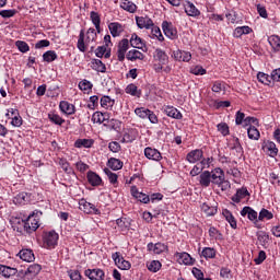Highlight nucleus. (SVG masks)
<instances>
[{
    "mask_svg": "<svg viewBox=\"0 0 280 280\" xmlns=\"http://www.w3.org/2000/svg\"><path fill=\"white\" fill-rule=\"evenodd\" d=\"M97 39V33H95V28H89L86 32V38L84 42V31L80 32L77 47L79 51H86V47H90V51L95 50V40Z\"/></svg>",
    "mask_w": 280,
    "mask_h": 280,
    "instance_id": "f257e3e1",
    "label": "nucleus"
},
{
    "mask_svg": "<svg viewBox=\"0 0 280 280\" xmlns=\"http://www.w3.org/2000/svg\"><path fill=\"white\" fill-rule=\"evenodd\" d=\"M210 180L212 185L221 187L222 191H226L231 187V184L224 177V171L222 168H214L210 172Z\"/></svg>",
    "mask_w": 280,
    "mask_h": 280,
    "instance_id": "f03ea898",
    "label": "nucleus"
},
{
    "mask_svg": "<svg viewBox=\"0 0 280 280\" xmlns=\"http://www.w3.org/2000/svg\"><path fill=\"white\" fill-rule=\"evenodd\" d=\"M112 259H114L115 265L117 266V268H119V270H130L131 268V264L130 261L124 259V256H121V253L116 252L112 255Z\"/></svg>",
    "mask_w": 280,
    "mask_h": 280,
    "instance_id": "7ed1b4c3",
    "label": "nucleus"
},
{
    "mask_svg": "<svg viewBox=\"0 0 280 280\" xmlns=\"http://www.w3.org/2000/svg\"><path fill=\"white\" fill-rule=\"evenodd\" d=\"M79 209L80 211H83V213H88V214H95L98 215L100 210L95 208V205L86 201V199H81L79 201Z\"/></svg>",
    "mask_w": 280,
    "mask_h": 280,
    "instance_id": "20e7f679",
    "label": "nucleus"
},
{
    "mask_svg": "<svg viewBox=\"0 0 280 280\" xmlns=\"http://www.w3.org/2000/svg\"><path fill=\"white\" fill-rule=\"evenodd\" d=\"M58 233L50 231L44 234V244L46 248H54L58 244Z\"/></svg>",
    "mask_w": 280,
    "mask_h": 280,
    "instance_id": "39448f33",
    "label": "nucleus"
},
{
    "mask_svg": "<svg viewBox=\"0 0 280 280\" xmlns=\"http://www.w3.org/2000/svg\"><path fill=\"white\" fill-rule=\"evenodd\" d=\"M128 47H130V42L127 38L119 42L117 51L119 62H124V60H126V52L128 51Z\"/></svg>",
    "mask_w": 280,
    "mask_h": 280,
    "instance_id": "423d86ee",
    "label": "nucleus"
},
{
    "mask_svg": "<svg viewBox=\"0 0 280 280\" xmlns=\"http://www.w3.org/2000/svg\"><path fill=\"white\" fill-rule=\"evenodd\" d=\"M22 224L24 226V231H26V233H34V231H36L38 229V221L36 219H34V215H30L26 221L22 220Z\"/></svg>",
    "mask_w": 280,
    "mask_h": 280,
    "instance_id": "0eeeda50",
    "label": "nucleus"
},
{
    "mask_svg": "<svg viewBox=\"0 0 280 280\" xmlns=\"http://www.w3.org/2000/svg\"><path fill=\"white\" fill-rule=\"evenodd\" d=\"M162 30L165 36H167V38H171L172 40H174V38L178 36V31H176V28L174 27V25H172V23H168L166 21L163 22Z\"/></svg>",
    "mask_w": 280,
    "mask_h": 280,
    "instance_id": "6e6552de",
    "label": "nucleus"
},
{
    "mask_svg": "<svg viewBox=\"0 0 280 280\" xmlns=\"http://www.w3.org/2000/svg\"><path fill=\"white\" fill-rule=\"evenodd\" d=\"M136 23L140 30H150V27H154V22H152V19L148 16H137Z\"/></svg>",
    "mask_w": 280,
    "mask_h": 280,
    "instance_id": "1a4fd4ad",
    "label": "nucleus"
},
{
    "mask_svg": "<svg viewBox=\"0 0 280 280\" xmlns=\"http://www.w3.org/2000/svg\"><path fill=\"white\" fill-rule=\"evenodd\" d=\"M108 30H109L113 38H117V36H121V34H124V25H121L118 22L109 23Z\"/></svg>",
    "mask_w": 280,
    "mask_h": 280,
    "instance_id": "9d476101",
    "label": "nucleus"
},
{
    "mask_svg": "<svg viewBox=\"0 0 280 280\" xmlns=\"http://www.w3.org/2000/svg\"><path fill=\"white\" fill-rule=\"evenodd\" d=\"M144 156H147L150 161H161V159H163L159 150L150 147L144 149Z\"/></svg>",
    "mask_w": 280,
    "mask_h": 280,
    "instance_id": "9b49d317",
    "label": "nucleus"
},
{
    "mask_svg": "<svg viewBox=\"0 0 280 280\" xmlns=\"http://www.w3.org/2000/svg\"><path fill=\"white\" fill-rule=\"evenodd\" d=\"M85 277H89L90 280H104V271L102 269H88Z\"/></svg>",
    "mask_w": 280,
    "mask_h": 280,
    "instance_id": "f8f14e48",
    "label": "nucleus"
},
{
    "mask_svg": "<svg viewBox=\"0 0 280 280\" xmlns=\"http://www.w3.org/2000/svg\"><path fill=\"white\" fill-rule=\"evenodd\" d=\"M173 56L179 62H189L191 60V52L185 50H176L173 52Z\"/></svg>",
    "mask_w": 280,
    "mask_h": 280,
    "instance_id": "ddd939ff",
    "label": "nucleus"
},
{
    "mask_svg": "<svg viewBox=\"0 0 280 280\" xmlns=\"http://www.w3.org/2000/svg\"><path fill=\"white\" fill-rule=\"evenodd\" d=\"M246 196H250V192H248V189L246 187H243L241 189L236 190V194L232 196L231 200L232 202L240 203Z\"/></svg>",
    "mask_w": 280,
    "mask_h": 280,
    "instance_id": "4468645a",
    "label": "nucleus"
},
{
    "mask_svg": "<svg viewBox=\"0 0 280 280\" xmlns=\"http://www.w3.org/2000/svg\"><path fill=\"white\" fill-rule=\"evenodd\" d=\"M43 268L38 264L31 265L27 270H25L24 276L27 277V279H34L38 272H40Z\"/></svg>",
    "mask_w": 280,
    "mask_h": 280,
    "instance_id": "2eb2a0df",
    "label": "nucleus"
},
{
    "mask_svg": "<svg viewBox=\"0 0 280 280\" xmlns=\"http://www.w3.org/2000/svg\"><path fill=\"white\" fill-rule=\"evenodd\" d=\"M148 250H152L155 255H161V253H165V250H167V245L164 243H149Z\"/></svg>",
    "mask_w": 280,
    "mask_h": 280,
    "instance_id": "dca6fc26",
    "label": "nucleus"
},
{
    "mask_svg": "<svg viewBox=\"0 0 280 280\" xmlns=\"http://www.w3.org/2000/svg\"><path fill=\"white\" fill-rule=\"evenodd\" d=\"M59 108L65 115H73L75 113V106L67 101H61Z\"/></svg>",
    "mask_w": 280,
    "mask_h": 280,
    "instance_id": "f3484780",
    "label": "nucleus"
},
{
    "mask_svg": "<svg viewBox=\"0 0 280 280\" xmlns=\"http://www.w3.org/2000/svg\"><path fill=\"white\" fill-rule=\"evenodd\" d=\"M184 10L188 16H200V11L190 1L185 2Z\"/></svg>",
    "mask_w": 280,
    "mask_h": 280,
    "instance_id": "a211bd4d",
    "label": "nucleus"
},
{
    "mask_svg": "<svg viewBox=\"0 0 280 280\" xmlns=\"http://www.w3.org/2000/svg\"><path fill=\"white\" fill-rule=\"evenodd\" d=\"M176 257L179 264H184L185 266H194V258H191V255L184 252L177 253Z\"/></svg>",
    "mask_w": 280,
    "mask_h": 280,
    "instance_id": "6ab92c4d",
    "label": "nucleus"
},
{
    "mask_svg": "<svg viewBox=\"0 0 280 280\" xmlns=\"http://www.w3.org/2000/svg\"><path fill=\"white\" fill-rule=\"evenodd\" d=\"M88 182L92 187H100V185H102V177H100L95 172L90 171L88 172Z\"/></svg>",
    "mask_w": 280,
    "mask_h": 280,
    "instance_id": "aec40b11",
    "label": "nucleus"
},
{
    "mask_svg": "<svg viewBox=\"0 0 280 280\" xmlns=\"http://www.w3.org/2000/svg\"><path fill=\"white\" fill-rule=\"evenodd\" d=\"M18 255L20 259L27 262H32L36 259V257L34 256V252L32 249H22Z\"/></svg>",
    "mask_w": 280,
    "mask_h": 280,
    "instance_id": "412c9836",
    "label": "nucleus"
},
{
    "mask_svg": "<svg viewBox=\"0 0 280 280\" xmlns=\"http://www.w3.org/2000/svg\"><path fill=\"white\" fill-rule=\"evenodd\" d=\"M19 270L16 268H11L5 265H0V275L4 277L5 279H10V277H14Z\"/></svg>",
    "mask_w": 280,
    "mask_h": 280,
    "instance_id": "4be33fe9",
    "label": "nucleus"
},
{
    "mask_svg": "<svg viewBox=\"0 0 280 280\" xmlns=\"http://www.w3.org/2000/svg\"><path fill=\"white\" fill-rule=\"evenodd\" d=\"M264 150L265 152H268L269 156H271L272 159H275V156L279 154V149H277V144H275V142L272 141L266 142V144L264 145Z\"/></svg>",
    "mask_w": 280,
    "mask_h": 280,
    "instance_id": "5701e85b",
    "label": "nucleus"
},
{
    "mask_svg": "<svg viewBox=\"0 0 280 280\" xmlns=\"http://www.w3.org/2000/svg\"><path fill=\"white\" fill-rule=\"evenodd\" d=\"M164 113L167 115V117H172L173 119H183V114H180V112L173 106H166L164 108Z\"/></svg>",
    "mask_w": 280,
    "mask_h": 280,
    "instance_id": "b1692460",
    "label": "nucleus"
},
{
    "mask_svg": "<svg viewBox=\"0 0 280 280\" xmlns=\"http://www.w3.org/2000/svg\"><path fill=\"white\" fill-rule=\"evenodd\" d=\"M202 159V150H194L187 154L188 163H198Z\"/></svg>",
    "mask_w": 280,
    "mask_h": 280,
    "instance_id": "393cba45",
    "label": "nucleus"
},
{
    "mask_svg": "<svg viewBox=\"0 0 280 280\" xmlns=\"http://www.w3.org/2000/svg\"><path fill=\"white\" fill-rule=\"evenodd\" d=\"M153 58L154 60H159L160 65H167V54H165L161 48L155 49Z\"/></svg>",
    "mask_w": 280,
    "mask_h": 280,
    "instance_id": "a878e982",
    "label": "nucleus"
},
{
    "mask_svg": "<svg viewBox=\"0 0 280 280\" xmlns=\"http://www.w3.org/2000/svg\"><path fill=\"white\" fill-rule=\"evenodd\" d=\"M199 184L201 187H209V185H211V172H202L199 176Z\"/></svg>",
    "mask_w": 280,
    "mask_h": 280,
    "instance_id": "bb28decb",
    "label": "nucleus"
},
{
    "mask_svg": "<svg viewBox=\"0 0 280 280\" xmlns=\"http://www.w3.org/2000/svg\"><path fill=\"white\" fill-rule=\"evenodd\" d=\"M241 215L243 218H248V220L255 221L257 220V211H255L253 208L250 207H244L241 211Z\"/></svg>",
    "mask_w": 280,
    "mask_h": 280,
    "instance_id": "cd10ccee",
    "label": "nucleus"
},
{
    "mask_svg": "<svg viewBox=\"0 0 280 280\" xmlns=\"http://www.w3.org/2000/svg\"><path fill=\"white\" fill-rule=\"evenodd\" d=\"M143 58H145L143 52L137 49H131L127 52V60H131V62H135V60H143Z\"/></svg>",
    "mask_w": 280,
    "mask_h": 280,
    "instance_id": "c85d7f7f",
    "label": "nucleus"
},
{
    "mask_svg": "<svg viewBox=\"0 0 280 280\" xmlns=\"http://www.w3.org/2000/svg\"><path fill=\"white\" fill-rule=\"evenodd\" d=\"M130 45L131 47H135L136 49H143V39L137 35V33H133L130 38Z\"/></svg>",
    "mask_w": 280,
    "mask_h": 280,
    "instance_id": "c756f323",
    "label": "nucleus"
},
{
    "mask_svg": "<svg viewBox=\"0 0 280 280\" xmlns=\"http://www.w3.org/2000/svg\"><path fill=\"white\" fill-rule=\"evenodd\" d=\"M92 121H94V124H104V121H108V113L95 112L92 116Z\"/></svg>",
    "mask_w": 280,
    "mask_h": 280,
    "instance_id": "7c9ffc66",
    "label": "nucleus"
},
{
    "mask_svg": "<svg viewBox=\"0 0 280 280\" xmlns=\"http://www.w3.org/2000/svg\"><path fill=\"white\" fill-rule=\"evenodd\" d=\"M120 8L126 10V12H130L131 14L137 12V4L129 0H121Z\"/></svg>",
    "mask_w": 280,
    "mask_h": 280,
    "instance_id": "2f4dec72",
    "label": "nucleus"
},
{
    "mask_svg": "<svg viewBox=\"0 0 280 280\" xmlns=\"http://www.w3.org/2000/svg\"><path fill=\"white\" fill-rule=\"evenodd\" d=\"M31 195L27 192H20L14 197L13 202L15 205H25L26 202H30Z\"/></svg>",
    "mask_w": 280,
    "mask_h": 280,
    "instance_id": "473e14b6",
    "label": "nucleus"
},
{
    "mask_svg": "<svg viewBox=\"0 0 280 280\" xmlns=\"http://www.w3.org/2000/svg\"><path fill=\"white\" fill-rule=\"evenodd\" d=\"M92 69L98 73H106V65L100 59H92Z\"/></svg>",
    "mask_w": 280,
    "mask_h": 280,
    "instance_id": "72a5a7b5",
    "label": "nucleus"
},
{
    "mask_svg": "<svg viewBox=\"0 0 280 280\" xmlns=\"http://www.w3.org/2000/svg\"><path fill=\"white\" fill-rule=\"evenodd\" d=\"M90 19H91L94 27H96V32L100 34V30H101L100 25L102 23V19L100 18V13H97L95 11H92L90 13Z\"/></svg>",
    "mask_w": 280,
    "mask_h": 280,
    "instance_id": "f704fd0d",
    "label": "nucleus"
},
{
    "mask_svg": "<svg viewBox=\"0 0 280 280\" xmlns=\"http://www.w3.org/2000/svg\"><path fill=\"white\" fill-rule=\"evenodd\" d=\"M107 166L114 171L121 170V167H124V162H121L119 159L110 158L107 162Z\"/></svg>",
    "mask_w": 280,
    "mask_h": 280,
    "instance_id": "c9c22d12",
    "label": "nucleus"
},
{
    "mask_svg": "<svg viewBox=\"0 0 280 280\" xmlns=\"http://www.w3.org/2000/svg\"><path fill=\"white\" fill-rule=\"evenodd\" d=\"M215 255H217V252H215V248L213 247H205L201 250V257H205V259H215Z\"/></svg>",
    "mask_w": 280,
    "mask_h": 280,
    "instance_id": "e433bc0d",
    "label": "nucleus"
},
{
    "mask_svg": "<svg viewBox=\"0 0 280 280\" xmlns=\"http://www.w3.org/2000/svg\"><path fill=\"white\" fill-rule=\"evenodd\" d=\"M247 136H248V139H252L254 141H259V137H261V135L259 133V130L255 126L248 127Z\"/></svg>",
    "mask_w": 280,
    "mask_h": 280,
    "instance_id": "4c0bfd02",
    "label": "nucleus"
},
{
    "mask_svg": "<svg viewBox=\"0 0 280 280\" xmlns=\"http://www.w3.org/2000/svg\"><path fill=\"white\" fill-rule=\"evenodd\" d=\"M223 215L232 229H237V221L235 220V217H233V213H231V211L224 210Z\"/></svg>",
    "mask_w": 280,
    "mask_h": 280,
    "instance_id": "58836bf2",
    "label": "nucleus"
},
{
    "mask_svg": "<svg viewBox=\"0 0 280 280\" xmlns=\"http://www.w3.org/2000/svg\"><path fill=\"white\" fill-rule=\"evenodd\" d=\"M94 141L92 139H78L74 142V148H91Z\"/></svg>",
    "mask_w": 280,
    "mask_h": 280,
    "instance_id": "ea45409f",
    "label": "nucleus"
},
{
    "mask_svg": "<svg viewBox=\"0 0 280 280\" xmlns=\"http://www.w3.org/2000/svg\"><path fill=\"white\" fill-rule=\"evenodd\" d=\"M257 240L260 244V246H266V244H268L270 236L268 235V233L264 232V231H259L257 232Z\"/></svg>",
    "mask_w": 280,
    "mask_h": 280,
    "instance_id": "a19ab883",
    "label": "nucleus"
},
{
    "mask_svg": "<svg viewBox=\"0 0 280 280\" xmlns=\"http://www.w3.org/2000/svg\"><path fill=\"white\" fill-rule=\"evenodd\" d=\"M48 119L56 126H62L65 124V119H62V117H60V115L55 114V113L48 114Z\"/></svg>",
    "mask_w": 280,
    "mask_h": 280,
    "instance_id": "79ce46f5",
    "label": "nucleus"
},
{
    "mask_svg": "<svg viewBox=\"0 0 280 280\" xmlns=\"http://www.w3.org/2000/svg\"><path fill=\"white\" fill-rule=\"evenodd\" d=\"M126 93H128L129 95H133L135 97H141V90H139L135 84H129L126 88Z\"/></svg>",
    "mask_w": 280,
    "mask_h": 280,
    "instance_id": "37998d69",
    "label": "nucleus"
},
{
    "mask_svg": "<svg viewBox=\"0 0 280 280\" xmlns=\"http://www.w3.org/2000/svg\"><path fill=\"white\" fill-rule=\"evenodd\" d=\"M57 59H58V55L54 50H48L43 55L44 62H54V60H57Z\"/></svg>",
    "mask_w": 280,
    "mask_h": 280,
    "instance_id": "c03bdc74",
    "label": "nucleus"
},
{
    "mask_svg": "<svg viewBox=\"0 0 280 280\" xmlns=\"http://www.w3.org/2000/svg\"><path fill=\"white\" fill-rule=\"evenodd\" d=\"M161 261L159 260L147 262V268L150 270V272H159L161 270Z\"/></svg>",
    "mask_w": 280,
    "mask_h": 280,
    "instance_id": "a18cd8bd",
    "label": "nucleus"
},
{
    "mask_svg": "<svg viewBox=\"0 0 280 280\" xmlns=\"http://www.w3.org/2000/svg\"><path fill=\"white\" fill-rule=\"evenodd\" d=\"M206 164L209 165V162H206L203 160V161H201L200 164L195 165L194 168L190 171V176H198V174H201Z\"/></svg>",
    "mask_w": 280,
    "mask_h": 280,
    "instance_id": "49530a36",
    "label": "nucleus"
},
{
    "mask_svg": "<svg viewBox=\"0 0 280 280\" xmlns=\"http://www.w3.org/2000/svg\"><path fill=\"white\" fill-rule=\"evenodd\" d=\"M269 44L271 45L273 51H280V37L277 35H272L269 38Z\"/></svg>",
    "mask_w": 280,
    "mask_h": 280,
    "instance_id": "de8ad7c7",
    "label": "nucleus"
},
{
    "mask_svg": "<svg viewBox=\"0 0 280 280\" xmlns=\"http://www.w3.org/2000/svg\"><path fill=\"white\" fill-rule=\"evenodd\" d=\"M101 106L103 108H110L112 106H115V100L110 98V96H103L101 98Z\"/></svg>",
    "mask_w": 280,
    "mask_h": 280,
    "instance_id": "09e8293b",
    "label": "nucleus"
},
{
    "mask_svg": "<svg viewBox=\"0 0 280 280\" xmlns=\"http://www.w3.org/2000/svg\"><path fill=\"white\" fill-rule=\"evenodd\" d=\"M275 218V214L272 212L261 209L258 215V220L264 221V220H272Z\"/></svg>",
    "mask_w": 280,
    "mask_h": 280,
    "instance_id": "8fccbe9b",
    "label": "nucleus"
},
{
    "mask_svg": "<svg viewBox=\"0 0 280 280\" xmlns=\"http://www.w3.org/2000/svg\"><path fill=\"white\" fill-rule=\"evenodd\" d=\"M201 209L207 215H215L218 213V208L215 207H210L207 203L201 205Z\"/></svg>",
    "mask_w": 280,
    "mask_h": 280,
    "instance_id": "3c124183",
    "label": "nucleus"
},
{
    "mask_svg": "<svg viewBox=\"0 0 280 280\" xmlns=\"http://www.w3.org/2000/svg\"><path fill=\"white\" fill-rule=\"evenodd\" d=\"M257 79L258 81L261 82V84H270V81L272 80V75H268L264 72H258Z\"/></svg>",
    "mask_w": 280,
    "mask_h": 280,
    "instance_id": "603ef678",
    "label": "nucleus"
},
{
    "mask_svg": "<svg viewBox=\"0 0 280 280\" xmlns=\"http://www.w3.org/2000/svg\"><path fill=\"white\" fill-rule=\"evenodd\" d=\"M150 30L152 32V35L156 36L158 40L160 42L165 40V38L163 37V33H161V28L159 26H154L153 24V26H151Z\"/></svg>",
    "mask_w": 280,
    "mask_h": 280,
    "instance_id": "864d4df0",
    "label": "nucleus"
},
{
    "mask_svg": "<svg viewBox=\"0 0 280 280\" xmlns=\"http://www.w3.org/2000/svg\"><path fill=\"white\" fill-rule=\"evenodd\" d=\"M104 173L106 174L109 183H112V185H115V183H117V174L113 173V171H110L109 168H104Z\"/></svg>",
    "mask_w": 280,
    "mask_h": 280,
    "instance_id": "5fc2aeb1",
    "label": "nucleus"
},
{
    "mask_svg": "<svg viewBox=\"0 0 280 280\" xmlns=\"http://www.w3.org/2000/svg\"><path fill=\"white\" fill-rule=\"evenodd\" d=\"M135 113L141 119H145V118H148V113H150V109L144 108V107H138L135 109Z\"/></svg>",
    "mask_w": 280,
    "mask_h": 280,
    "instance_id": "6e6d98bb",
    "label": "nucleus"
},
{
    "mask_svg": "<svg viewBox=\"0 0 280 280\" xmlns=\"http://www.w3.org/2000/svg\"><path fill=\"white\" fill-rule=\"evenodd\" d=\"M79 89L81 91H91V89H93V83H91V81H89V80H82L79 83Z\"/></svg>",
    "mask_w": 280,
    "mask_h": 280,
    "instance_id": "4d7b16f0",
    "label": "nucleus"
},
{
    "mask_svg": "<svg viewBox=\"0 0 280 280\" xmlns=\"http://www.w3.org/2000/svg\"><path fill=\"white\" fill-rule=\"evenodd\" d=\"M219 132H221V135L223 137H226L230 132L229 130V125L226 122H220L218 126H217Z\"/></svg>",
    "mask_w": 280,
    "mask_h": 280,
    "instance_id": "13d9d810",
    "label": "nucleus"
},
{
    "mask_svg": "<svg viewBox=\"0 0 280 280\" xmlns=\"http://www.w3.org/2000/svg\"><path fill=\"white\" fill-rule=\"evenodd\" d=\"M16 47L22 54H27V51H30V45H27L25 42L18 40Z\"/></svg>",
    "mask_w": 280,
    "mask_h": 280,
    "instance_id": "bf43d9fd",
    "label": "nucleus"
},
{
    "mask_svg": "<svg viewBox=\"0 0 280 280\" xmlns=\"http://www.w3.org/2000/svg\"><path fill=\"white\" fill-rule=\"evenodd\" d=\"M190 73H192L194 75H205V73H207V70L202 68V66H196L190 69Z\"/></svg>",
    "mask_w": 280,
    "mask_h": 280,
    "instance_id": "052dcab7",
    "label": "nucleus"
},
{
    "mask_svg": "<svg viewBox=\"0 0 280 280\" xmlns=\"http://www.w3.org/2000/svg\"><path fill=\"white\" fill-rule=\"evenodd\" d=\"M135 141V135H132V131L125 132L122 136V143H132Z\"/></svg>",
    "mask_w": 280,
    "mask_h": 280,
    "instance_id": "680f3d73",
    "label": "nucleus"
},
{
    "mask_svg": "<svg viewBox=\"0 0 280 280\" xmlns=\"http://www.w3.org/2000/svg\"><path fill=\"white\" fill-rule=\"evenodd\" d=\"M59 165L66 172V174H71V172H73V170L69 166V162H67V160L61 159L59 161Z\"/></svg>",
    "mask_w": 280,
    "mask_h": 280,
    "instance_id": "e2e57ef3",
    "label": "nucleus"
},
{
    "mask_svg": "<svg viewBox=\"0 0 280 280\" xmlns=\"http://www.w3.org/2000/svg\"><path fill=\"white\" fill-rule=\"evenodd\" d=\"M14 14H16V10L0 11V16H2V19H12V16H14Z\"/></svg>",
    "mask_w": 280,
    "mask_h": 280,
    "instance_id": "0e129e2a",
    "label": "nucleus"
},
{
    "mask_svg": "<svg viewBox=\"0 0 280 280\" xmlns=\"http://www.w3.org/2000/svg\"><path fill=\"white\" fill-rule=\"evenodd\" d=\"M209 235H210V237H214V240H220L222 237V234L215 228L209 229Z\"/></svg>",
    "mask_w": 280,
    "mask_h": 280,
    "instance_id": "69168bd1",
    "label": "nucleus"
},
{
    "mask_svg": "<svg viewBox=\"0 0 280 280\" xmlns=\"http://www.w3.org/2000/svg\"><path fill=\"white\" fill-rule=\"evenodd\" d=\"M71 280H82V275L78 270H71L68 272Z\"/></svg>",
    "mask_w": 280,
    "mask_h": 280,
    "instance_id": "338daca9",
    "label": "nucleus"
},
{
    "mask_svg": "<svg viewBox=\"0 0 280 280\" xmlns=\"http://www.w3.org/2000/svg\"><path fill=\"white\" fill-rule=\"evenodd\" d=\"M271 80H273V82H280V68L271 72Z\"/></svg>",
    "mask_w": 280,
    "mask_h": 280,
    "instance_id": "774afa93",
    "label": "nucleus"
}]
</instances>
